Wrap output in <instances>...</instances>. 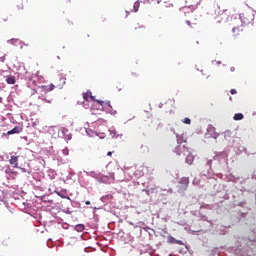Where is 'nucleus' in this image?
I'll return each instance as SVG.
<instances>
[{"label":"nucleus","instance_id":"1","mask_svg":"<svg viewBox=\"0 0 256 256\" xmlns=\"http://www.w3.org/2000/svg\"><path fill=\"white\" fill-rule=\"evenodd\" d=\"M30 83L35 85V87H38L40 90V93H44V95H47L49 91H53L55 89V85L50 84L48 86L41 85V83H45V78L43 76H39L37 74L33 75L29 78Z\"/></svg>","mask_w":256,"mask_h":256},{"label":"nucleus","instance_id":"2","mask_svg":"<svg viewBox=\"0 0 256 256\" xmlns=\"http://www.w3.org/2000/svg\"><path fill=\"white\" fill-rule=\"evenodd\" d=\"M230 25L233 26L232 33L234 39H241V37H245V25L241 23V21L237 19V17H231Z\"/></svg>","mask_w":256,"mask_h":256},{"label":"nucleus","instance_id":"3","mask_svg":"<svg viewBox=\"0 0 256 256\" xmlns=\"http://www.w3.org/2000/svg\"><path fill=\"white\" fill-rule=\"evenodd\" d=\"M188 187H189V178L180 179L179 185H178L179 193H183V191H187Z\"/></svg>","mask_w":256,"mask_h":256},{"label":"nucleus","instance_id":"4","mask_svg":"<svg viewBox=\"0 0 256 256\" xmlns=\"http://www.w3.org/2000/svg\"><path fill=\"white\" fill-rule=\"evenodd\" d=\"M241 21L242 25H249L251 23V18H249V14L248 13H243V14H240V17L237 18Z\"/></svg>","mask_w":256,"mask_h":256},{"label":"nucleus","instance_id":"5","mask_svg":"<svg viewBox=\"0 0 256 256\" xmlns=\"http://www.w3.org/2000/svg\"><path fill=\"white\" fill-rule=\"evenodd\" d=\"M175 153H177V155L186 156L187 153H189V149L187 147H185L184 145L183 146L179 145L175 148Z\"/></svg>","mask_w":256,"mask_h":256},{"label":"nucleus","instance_id":"6","mask_svg":"<svg viewBox=\"0 0 256 256\" xmlns=\"http://www.w3.org/2000/svg\"><path fill=\"white\" fill-rule=\"evenodd\" d=\"M9 163L14 169H19V156H11Z\"/></svg>","mask_w":256,"mask_h":256},{"label":"nucleus","instance_id":"7","mask_svg":"<svg viewBox=\"0 0 256 256\" xmlns=\"http://www.w3.org/2000/svg\"><path fill=\"white\" fill-rule=\"evenodd\" d=\"M167 243H170V244L176 243V245H185V243H183V241L176 240L173 236L167 237Z\"/></svg>","mask_w":256,"mask_h":256},{"label":"nucleus","instance_id":"8","mask_svg":"<svg viewBox=\"0 0 256 256\" xmlns=\"http://www.w3.org/2000/svg\"><path fill=\"white\" fill-rule=\"evenodd\" d=\"M6 83L8 85H15V83H17V80L15 79V76H7Z\"/></svg>","mask_w":256,"mask_h":256},{"label":"nucleus","instance_id":"9","mask_svg":"<svg viewBox=\"0 0 256 256\" xmlns=\"http://www.w3.org/2000/svg\"><path fill=\"white\" fill-rule=\"evenodd\" d=\"M186 163H188V165H191L193 163V156L189 153V151L186 155Z\"/></svg>","mask_w":256,"mask_h":256},{"label":"nucleus","instance_id":"10","mask_svg":"<svg viewBox=\"0 0 256 256\" xmlns=\"http://www.w3.org/2000/svg\"><path fill=\"white\" fill-rule=\"evenodd\" d=\"M16 133H21L19 127H14L12 130L8 131V135H15Z\"/></svg>","mask_w":256,"mask_h":256},{"label":"nucleus","instance_id":"11","mask_svg":"<svg viewBox=\"0 0 256 256\" xmlns=\"http://www.w3.org/2000/svg\"><path fill=\"white\" fill-rule=\"evenodd\" d=\"M244 116L241 113H236L233 117L234 121H241L243 120Z\"/></svg>","mask_w":256,"mask_h":256},{"label":"nucleus","instance_id":"12","mask_svg":"<svg viewBox=\"0 0 256 256\" xmlns=\"http://www.w3.org/2000/svg\"><path fill=\"white\" fill-rule=\"evenodd\" d=\"M90 97H91V91L83 93V99L85 101H89Z\"/></svg>","mask_w":256,"mask_h":256},{"label":"nucleus","instance_id":"13","mask_svg":"<svg viewBox=\"0 0 256 256\" xmlns=\"http://www.w3.org/2000/svg\"><path fill=\"white\" fill-rule=\"evenodd\" d=\"M75 229H76L78 232L85 231V225H83V224H78V225L75 226Z\"/></svg>","mask_w":256,"mask_h":256},{"label":"nucleus","instance_id":"14","mask_svg":"<svg viewBox=\"0 0 256 256\" xmlns=\"http://www.w3.org/2000/svg\"><path fill=\"white\" fill-rule=\"evenodd\" d=\"M176 137H177V143H183V142L185 141V140L183 139V136H181V135H179V134H177Z\"/></svg>","mask_w":256,"mask_h":256},{"label":"nucleus","instance_id":"15","mask_svg":"<svg viewBox=\"0 0 256 256\" xmlns=\"http://www.w3.org/2000/svg\"><path fill=\"white\" fill-rule=\"evenodd\" d=\"M133 9H134L135 13H137L139 11V2L134 3Z\"/></svg>","mask_w":256,"mask_h":256},{"label":"nucleus","instance_id":"16","mask_svg":"<svg viewBox=\"0 0 256 256\" xmlns=\"http://www.w3.org/2000/svg\"><path fill=\"white\" fill-rule=\"evenodd\" d=\"M183 123H184L185 125H191V119H189V118H184Z\"/></svg>","mask_w":256,"mask_h":256},{"label":"nucleus","instance_id":"17","mask_svg":"<svg viewBox=\"0 0 256 256\" xmlns=\"http://www.w3.org/2000/svg\"><path fill=\"white\" fill-rule=\"evenodd\" d=\"M31 97H33V95H39V92L35 89H32L30 92Z\"/></svg>","mask_w":256,"mask_h":256},{"label":"nucleus","instance_id":"18","mask_svg":"<svg viewBox=\"0 0 256 256\" xmlns=\"http://www.w3.org/2000/svg\"><path fill=\"white\" fill-rule=\"evenodd\" d=\"M38 99H42V100L45 101L46 103H52L51 100H47V99L43 98V94H41V96H38Z\"/></svg>","mask_w":256,"mask_h":256},{"label":"nucleus","instance_id":"19","mask_svg":"<svg viewBox=\"0 0 256 256\" xmlns=\"http://www.w3.org/2000/svg\"><path fill=\"white\" fill-rule=\"evenodd\" d=\"M96 103H98V105L103 106L105 104V102L103 100H96Z\"/></svg>","mask_w":256,"mask_h":256},{"label":"nucleus","instance_id":"20","mask_svg":"<svg viewBox=\"0 0 256 256\" xmlns=\"http://www.w3.org/2000/svg\"><path fill=\"white\" fill-rule=\"evenodd\" d=\"M63 155H69V149L65 148L63 149Z\"/></svg>","mask_w":256,"mask_h":256},{"label":"nucleus","instance_id":"21","mask_svg":"<svg viewBox=\"0 0 256 256\" xmlns=\"http://www.w3.org/2000/svg\"><path fill=\"white\" fill-rule=\"evenodd\" d=\"M230 93H231V95H236V94H237V90L231 89V90H230Z\"/></svg>","mask_w":256,"mask_h":256},{"label":"nucleus","instance_id":"22","mask_svg":"<svg viewBox=\"0 0 256 256\" xmlns=\"http://www.w3.org/2000/svg\"><path fill=\"white\" fill-rule=\"evenodd\" d=\"M90 99L91 101L97 102V99H95V96H93V94H90Z\"/></svg>","mask_w":256,"mask_h":256},{"label":"nucleus","instance_id":"23","mask_svg":"<svg viewBox=\"0 0 256 256\" xmlns=\"http://www.w3.org/2000/svg\"><path fill=\"white\" fill-rule=\"evenodd\" d=\"M20 4H18V9H23V2L19 1Z\"/></svg>","mask_w":256,"mask_h":256},{"label":"nucleus","instance_id":"24","mask_svg":"<svg viewBox=\"0 0 256 256\" xmlns=\"http://www.w3.org/2000/svg\"><path fill=\"white\" fill-rule=\"evenodd\" d=\"M20 169H21L22 173H27V169H25V168H20Z\"/></svg>","mask_w":256,"mask_h":256},{"label":"nucleus","instance_id":"25","mask_svg":"<svg viewBox=\"0 0 256 256\" xmlns=\"http://www.w3.org/2000/svg\"><path fill=\"white\" fill-rule=\"evenodd\" d=\"M186 24L191 27V22L189 20L186 21Z\"/></svg>","mask_w":256,"mask_h":256},{"label":"nucleus","instance_id":"26","mask_svg":"<svg viewBox=\"0 0 256 256\" xmlns=\"http://www.w3.org/2000/svg\"><path fill=\"white\" fill-rule=\"evenodd\" d=\"M112 155H113V152H108V153H107V156H108V157H111Z\"/></svg>","mask_w":256,"mask_h":256},{"label":"nucleus","instance_id":"27","mask_svg":"<svg viewBox=\"0 0 256 256\" xmlns=\"http://www.w3.org/2000/svg\"><path fill=\"white\" fill-rule=\"evenodd\" d=\"M85 205H91V202L90 201H86Z\"/></svg>","mask_w":256,"mask_h":256},{"label":"nucleus","instance_id":"28","mask_svg":"<svg viewBox=\"0 0 256 256\" xmlns=\"http://www.w3.org/2000/svg\"><path fill=\"white\" fill-rule=\"evenodd\" d=\"M58 195H59L60 197H62V199H64V198H65V196H63V194L61 195V194H59V193H58Z\"/></svg>","mask_w":256,"mask_h":256},{"label":"nucleus","instance_id":"29","mask_svg":"<svg viewBox=\"0 0 256 256\" xmlns=\"http://www.w3.org/2000/svg\"><path fill=\"white\" fill-rule=\"evenodd\" d=\"M58 195H59L60 197H62V199H64V198H65V196H63V194L61 195V194H59V193H58Z\"/></svg>","mask_w":256,"mask_h":256},{"label":"nucleus","instance_id":"30","mask_svg":"<svg viewBox=\"0 0 256 256\" xmlns=\"http://www.w3.org/2000/svg\"><path fill=\"white\" fill-rule=\"evenodd\" d=\"M230 71H235V68L234 67L230 68Z\"/></svg>","mask_w":256,"mask_h":256},{"label":"nucleus","instance_id":"31","mask_svg":"<svg viewBox=\"0 0 256 256\" xmlns=\"http://www.w3.org/2000/svg\"><path fill=\"white\" fill-rule=\"evenodd\" d=\"M0 103H3V98H1V96H0Z\"/></svg>","mask_w":256,"mask_h":256},{"label":"nucleus","instance_id":"32","mask_svg":"<svg viewBox=\"0 0 256 256\" xmlns=\"http://www.w3.org/2000/svg\"><path fill=\"white\" fill-rule=\"evenodd\" d=\"M126 13H127L126 17H128V15H129V12H128V11H126Z\"/></svg>","mask_w":256,"mask_h":256},{"label":"nucleus","instance_id":"33","mask_svg":"<svg viewBox=\"0 0 256 256\" xmlns=\"http://www.w3.org/2000/svg\"><path fill=\"white\" fill-rule=\"evenodd\" d=\"M230 101H233V97H230Z\"/></svg>","mask_w":256,"mask_h":256},{"label":"nucleus","instance_id":"34","mask_svg":"<svg viewBox=\"0 0 256 256\" xmlns=\"http://www.w3.org/2000/svg\"><path fill=\"white\" fill-rule=\"evenodd\" d=\"M63 83H65V79H62Z\"/></svg>","mask_w":256,"mask_h":256},{"label":"nucleus","instance_id":"35","mask_svg":"<svg viewBox=\"0 0 256 256\" xmlns=\"http://www.w3.org/2000/svg\"><path fill=\"white\" fill-rule=\"evenodd\" d=\"M132 75H137V74H135V73H132Z\"/></svg>","mask_w":256,"mask_h":256}]
</instances>
